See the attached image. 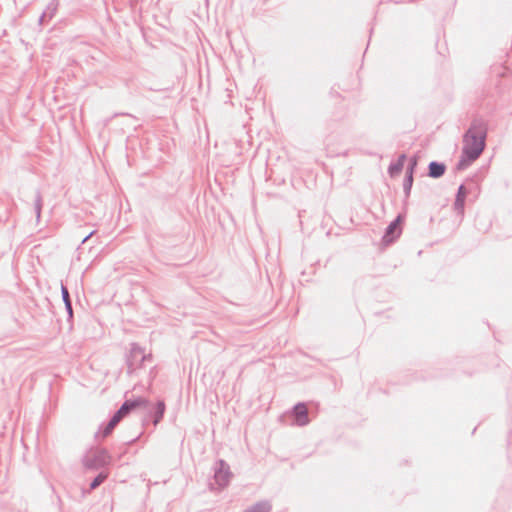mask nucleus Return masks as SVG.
I'll return each instance as SVG.
<instances>
[{"label":"nucleus","instance_id":"20","mask_svg":"<svg viewBox=\"0 0 512 512\" xmlns=\"http://www.w3.org/2000/svg\"><path fill=\"white\" fill-rule=\"evenodd\" d=\"M416 166H417V159L415 157H413L409 161V165L407 167L406 173H411L413 175Z\"/></svg>","mask_w":512,"mask_h":512},{"label":"nucleus","instance_id":"5","mask_svg":"<svg viewBox=\"0 0 512 512\" xmlns=\"http://www.w3.org/2000/svg\"><path fill=\"white\" fill-rule=\"evenodd\" d=\"M402 220L403 216L399 214L385 229L384 235L382 237V243L385 246L394 243L400 237L402 233Z\"/></svg>","mask_w":512,"mask_h":512},{"label":"nucleus","instance_id":"11","mask_svg":"<svg viewBox=\"0 0 512 512\" xmlns=\"http://www.w3.org/2000/svg\"><path fill=\"white\" fill-rule=\"evenodd\" d=\"M406 160V155L401 154L395 162H392L388 167V174L390 177H395L400 174L404 167V162Z\"/></svg>","mask_w":512,"mask_h":512},{"label":"nucleus","instance_id":"13","mask_svg":"<svg viewBox=\"0 0 512 512\" xmlns=\"http://www.w3.org/2000/svg\"><path fill=\"white\" fill-rule=\"evenodd\" d=\"M125 402H128V406L130 407L131 411L138 407L147 408L149 406V400L143 397H137L132 400H126Z\"/></svg>","mask_w":512,"mask_h":512},{"label":"nucleus","instance_id":"21","mask_svg":"<svg viewBox=\"0 0 512 512\" xmlns=\"http://www.w3.org/2000/svg\"><path fill=\"white\" fill-rule=\"evenodd\" d=\"M123 418L120 416V413H114L113 416L111 417V419L109 420V423H111L114 427H116L118 425V423L122 420Z\"/></svg>","mask_w":512,"mask_h":512},{"label":"nucleus","instance_id":"4","mask_svg":"<svg viewBox=\"0 0 512 512\" xmlns=\"http://www.w3.org/2000/svg\"><path fill=\"white\" fill-rule=\"evenodd\" d=\"M231 477L232 473L227 462L223 459L217 460L214 467V482L209 483L210 489H214V484L217 485L218 489L225 488L229 484Z\"/></svg>","mask_w":512,"mask_h":512},{"label":"nucleus","instance_id":"12","mask_svg":"<svg viewBox=\"0 0 512 512\" xmlns=\"http://www.w3.org/2000/svg\"><path fill=\"white\" fill-rule=\"evenodd\" d=\"M271 505L268 501H260L248 507L243 512H270Z\"/></svg>","mask_w":512,"mask_h":512},{"label":"nucleus","instance_id":"26","mask_svg":"<svg viewBox=\"0 0 512 512\" xmlns=\"http://www.w3.org/2000/svg\"><path fill=\"white\" fill-rule=\"evenodd\" d=\"M95 233V231H92L90 232L86 237H84V239L82 240V243H85L87 240H89V238H91V236Z\"/></svg>","mask_w":512,"mask_h":512},{"label":"nucleus","instance_id":"10","mask_svg":"<svg viewBox=\"0 0 512 512\" xmlns=\"http://www.w3.org/2000/svg\"><path fill=\"white\" fill-rule=\"evenodd\" d=\"M165 410V402L163 400H158L154 410L150 412V416L152 417L154 426H156L163 419Z\"/></svg>","mask_w":512,"mask_h":512},{"label":"nucleus","instance_id":"14","mask_svg":"<svg viewBox=\"0 0 512 512\" xmlns=\"http://www.w3.org/2000/svg\"><path fill=\"white\" fill-rule=\"evenodd\" d=\"M115 427L111 423H107L106 426L102 429V427L99 428V430L95 433L94 438L96 441H99L100 438H105L109 436Z\"/></svg>","mask_w":512,"mask_h":512},{"label":"nucleus","instance_id":"2","mask_svg":"<svg viewBox=\"0 0 512 512\" xmlns=\"http://www.w3.org/2000/svg\"><path fill=\"white\" fill-rule=\"evenodd\" d=\"M152 361V355L146 354L144 349L137 343L130 344L129 353L126 356L127 373L132 374L142 368L143 363Z\"/></svg>","mask_w":512,"mask_h":512},{"label":"nucleus","instance_id":"16","mask_svg":"<svg viewBox=\"0 0 512 512\" xmlns=\"http://www.w3.org/2000/svg\"><path fill=\"white\" fill-rule=\"evenodd\" d=\"M42 205H43L42 194L39 190H37L35 193V199H34V210H35L37 221H39V219L41 217Z\"/></svg>","mask_w":512,"mask_h":512},{"label":"nucleus","instance_id":"19","mask_svg":"<svg viewBox=\"0 0 512 512\" xmlns=\"http://www.w3.org/2000/svg\"><path fill=\"white\" fill-rule=\"evenodd\" d=\"M131 412V409L130 407L128 406V402H124L120 408L116 411V413H120V416L123 418L125 417L128 413Z\"/></svg>","mask_w":512,"mask_h":512},{"label":"nucleus","instance_id":"9","mask_svg":"<svg viewBox=\"0 0 512 512\" xmlns=\"http://www.w3.org/2000/svg\"><path fill=\"white\" fill-rule=\"evenodd\" d=\"M61 296L65 305V310L67 312L68 321H70L73 318L72 301L70 298L69 290L64 284H61Z\"/></svg>","mask_w":512,"mask_h":512},{"label":"nucleus","instance_id":"25","mask_svg":"<svg viewBox=\"0 0 512 512\" xmlns=\"http://www.w3.org/2000/svg\"><path fill=\"white\" fill-rule=\"evenodd\" d=\"M95 233V231H92L90 232L86 237H84V239L82 240V243H85L87 240H89V238H91V236Z\"/></svg>","mask_w":512,"mask_h":512},{"label":"nucleus","instance_id":"22","mask_svg":"<svg viewBox=\"0 0 512 512\" xmlns=\"http://www.w3.org/2000/svg\"><path fill=\"white\" fill-rule=\"evenodd\" d=\"M123 418L120 416V413H114L113 416L111 417V419L109 420V423H111L114 427H116L118 425V423L122 420Z\"/></svg>","mask_w":512,"mask_h":512},{"label":"nucleus","instance_id":"28","mask_svg":"<svg viewBox=\"0 0 512 512\" xmlns=\"http://www.w3.org/2000/svg\"><path fill=\"white\" fill-rule=\"evenodd\" d=\"M45 18H42V15L39 18V23L42 24Z\"/></svg>","mask_w":512,"mask_h":512},{"label":"nucleus","instance_id":"15","mask_svg":"<svg viewBox=\"0 0 512 512\" xmlns=\"http://www.w3.org/2000/svg\"><path fill=\"white\" fill-rule=\"evenodd\" d=\"M58 5V0H52L42 13V18L48 17L49 19H52L58 9Z\"/></svg>","mask_w":512,"mask_h":512},{"label":"nucleus","instance_id":"18","mask_svg":"<svg viewBox=\"0 0 512 512\" xmlns=\"http://www.w3.org/2000/svg\"><path fill=\"white\" fill-rule=\"evenodd\" d=\"M108 478L107 472H100L90 483V490H94L99 487Z\"/></svg>","mask_w":512,"mask_h":512},{"label":"nucleus","instance_id":"17","mask_svg":"<svg viewBox=\"0 0 512 512\" xmlns=\"http://www.w3.org/2000/svg\"><path fill=\"white\" fill-rule=\"evenodd\" d=\"M412 185H413V175L411 173H406L404 181H403V191H404L406 198H408L410 196Z\"/></svg>","mask_w":512,"mask_h":512},{"label":"nucleus","instance_id":"6","mask_svg":"<svg viewBox=\"0 0 512 512\" xmlns=\"http://www.w3.org/2000/svg\"><path fill=\"white\" fill-rule=\"evenodd\" d=\"M292 415L295 417L297 426H305L309 423L308 409L303 402L297 403L292 409Z\"/></svg>","mask_w":512,"mask_h":512},{"label":"nucleus","instance_id":"8","mask_svg":"<svg viewBox=\"0 0 512 512\" xmlns=\"http://www.w3.org/2000/svg\"><path fill=\"white\" fill-rule=\"evenodd\" d=\"M446 172V165L443 162L431 161L428 165V176L434 179L442 177Z\"/></svg>","mask_w":512,"mask_h":512},{"label":"nucleus","instance_id":"7","mask_svg":"<svg viewBox=\"0 0 512 512\" xmlns=\"http://www.w3.org/2000/svg\"><path fill=\"white\" fill-rule=\"evenodd\" d=\"M467 196V190L463 184L458 187L456 198L454 202V209L457 213H464L465 199Z\"/></svg>","mask_w":512,"mask_h":512},{"label":"nucleus","instance_id":"24","mask_svg":"<svg viewBox=\"0 0 512 512\" xmlns=\"http://www.w3.org/2000/svg\"><path fill=\"white\" fill-rule=\"evenodd\" d=\"M327 141H328V138L325 140V149H326V152H327V156L334 157V156L339 155V152H336V151L330 149L329 144L327 143Z\"/></svg>","mask_w":512,"mask_h":512},{"label":"nucleus","instance_id":"23","mask_svg":"<svg viewBox=\"0 0 512 512\" xmlns=\"http://www.w3.org/2000/svg\"><path fill=\"white\" fill-rule=\"evenodd\" d=\"M123 418L120 416V413H114L113 416L111 417V419L109 420V423H111L114 427H116L118 425V423L122 420Z\"/></svg>","mask_w":512,"mask_h":512},{"label":"nucleus","instance_id":"27","mask_svg":"<svg viewBox=\"0 0 512 512\" xmlns=\"http://www.w3.org/2000/svg\"><path fill=\"white\" fill-rule=\"evenodd\" d=\"M120 115H121V116H129L130 114H128V113H119V114H118V113H117V114H115V115H114V117H116V116H120Z\"/></svg>","mask_w":512,"mask_h":512},{"label":"nucleus","instance_id":"3","mask_svg":"<svg viewBox=\"0 0 512 512\" xmlns=\"http://www.w3.org/2000/svg\"><path fill=\"white\" fill-rule=\"evenodd\" d=\"M110 462L111 455L105 448H97L82 458V464L88 470H98L109 465Z\"/></svg>","mask_w":512,"mask_h":512},{"label":"nucleus","instance_id":"1","mask_svg":"<svg viewBox=\"0 0 512 512\" xmlns=\"http://www.w3.org/2000/svg\"><path fill=\"white\" fill-rule=\"evenodd\" d=\"M487 133V121L481 117L473 118L468 130L463 135V147L456 165L457 170L466 169L481 156L486 147Z\"/></svg>","mask_w":512,"mask_h":512}]
</instances>
